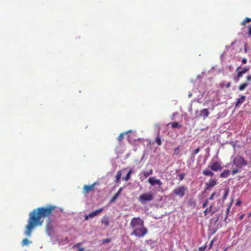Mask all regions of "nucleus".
<instances>
[{
  "label": "nucleus",
  "mask_w": 251,
  "mask_h": 251,
  "mask_svg": "<svg viewBox=\"0 0 251 251\" xmlns=\"http://www.w3.org/2000/svg\"><path fill=\"white\" fill-rule=\"evenodd\" d=\"M148 181L152 186L157 184L159 186H161L162 184V182L159 179H156L155 177H150Z\"/></svg>",
  "instance_id": "obj_10"
},
{
  "label": "nucleus",
  "mask_w": 251,
  "mask_h": 251,
  "mask_svg": "<svg viewBox=\"0 0 251 251\" xmlns=\"http://www.w3.org/2000/svg\"><path fill=\"white\" fill-rule=\"evenodd\" d=\"M248 37L251 36V25H249L248 26Z\"/></svg>",
  "instance_id": "obj_35"
},
{
  "label": "nucleus",
  "mask_w": 251,
  "mask_h": 251,
  "mask_svg": "<svg viewBox=\"0 0 251 251\" xmlns=\"http://www.w3.org/2000/svg\"><path fill=\"white\" fill-rule=\"evenodd\" d=\"M143 174L144 176L147 178L149 176L153 174V170L151 168L148 170H145L143 171Z\"/></svg>",
  "instance_id": "obj_18"
},
{
  "label": "nucleus",
  "mask_w": 251,
  "mask_h": 251,
  "mask_svg": "<svg viewBox=\"0 0 251 251\" xmlns=\"http://www.w3.org/2000/svg\"><path fill=\"white\" fill-rule=\"evenodd\" d=\"M171 125V127L173 128H180L181 127V126L180 125H179L177 122H175L170 123Z\"/></svg>",
  "instance_id": "obj_22"
},
{
  "label": "nucleus",
  "mask_w": 251,
  "mask_h": 251,
  "mask_svg": "<svg viewBox=\"0 0 251 251\" xmlns=\"http://www.w3.org/2000/svg\"><path fill=\"white\" fill-rule=\"evenodd\" d=\"M247 80L248 81H250L251 80V75H248L247 76Z\"/></svg>",
  "instance_id": "obj_44"
},
{
  "label": "nucleus",
  "mask_w": 251,
  "mask_h": 251,
  "mask_svg": "<svg viewBox=\"0 0 251 251\" xmlns=\"http://www.w3.org/2000/svg\"><path fill=\"white\" fill-rule=\"evenodd\" d=\"M211 170L215 172L220 171L222 169L221 163L218 161L212 162L208 167Z\"/></svg>",
  "instance_id": "obj_7"
},
{
  "label": "nucleus",
  "mask_w": 251,
  "mask_h": 251,
  "mask_svg": "<svg viewBox=\"0 0 251 251\" xmlns=\"http://www.w3.org/2000/svg\"><path fill=\"white\" fill-rule=\"evenodd\" d=\"M179 146L176 148L174 151V155H179L180 153Z\"/></svg>",
  "instance_id": "obj_30"
},
{
  "label": "nucleus",
  "mask_w": 251,
  "mask_h": 251,
  "mask_svg": "<svg viewBox=\"0 0 251 251\" xmlns=\"http://www.w3.org/2000/svg\"><path fill=\"white\" fill-rule=\"evenodd\" d=\"M215 212L216 210L215 209H213V204H211L209 207L205 209V210L203 211V213L206 216L208 212L210 213V215H212L214 213H215Z\"/></svg>",
  "instance_id": "obj_13"
},
{
  "label": "nucleus",
  "mask_w": 251,
  "mask_h": 251,
  "mask_svg": "<svg viewBox=\"0 0 251 251\" xmlns=\"http://www.w3.org/2000/svg\"><path fill=\"white\" fill-rule=\"evenodd\" d=\"M133 172V170L130 169L128 172L127 173L126 176H124L123 178V180L125 181H127L131 177V174Z\"/></svg>",
  "instance_id": "obj_20"
},
{
  "label": "nucleus",
  "mask_w": 251,
  "mask_h": 251,
  "mask_svg": "<svg viewBox=\"0 0 251 251\" xmlns=\"http://www.w3.org/2000/svg\"><path fill=\"white\" fill-rule=\"evenodd\" d=\"M239 172V170H238V169H234L232 170V171L231 172V174L234 175L235 174L238 173Z\"/></svg>",
  "instance_id": "obj_36"
},
{
  "label": "nucleus",
  "mask_w": 251,
  "mask_h": 251,
  "mask_svg": "<svg viewBox=\"0 0 251 251\" xmlns=\"http://www.w3.org/2000/svg\"><path fill=\"white\" fill-rule=\"evenodd\" d=\"M230 206H229L226 209V212H228L229 210H230Z\"/></svg>",
  "instance_id": "obj_46"
},
{
  "label": "nucleus",
  "mask_w": 251,
  "mask_h": 251,
  "mask_svg": "<svg viewBox=\"0 0 251 251\" xmlns=\"http://www.w3.org/2000/svg\"><path fill=\"white\" fill-rule=\"evenodd\" d=\"M110 241V240L109 239L106 238L105 239H104L102 241L103 243H108Z\"/></svg>",
  "instance_id": "obj_40"
},
{
  "label": "nucleus",
  "mask_w": 251,
  "mask_h": 251,
  "mask_svg": "<svg viewBox=\"0 0 251 251\" xmlns=\"http://www.w3.org/2000/svg\"><path fill=\"white\" fill-rule=\"evenodd\" d=\"M227 249V248H226V249L224 250V251H226Z\"/></svg>",
  "instance_id": "obj_49"
},
{
  "label": "nucleus",
  "mask_w": 251,
  "mask_h": 251,
  "mask_svg": "<svg viewBox=\"0 0 251 251\" xmlns=\"http://www.w3.org/2000/svg\"><path fill=\"white\" fill-rule=\"evenodd\" d=\"M216 193L214 192L212 194L210 197L208 199V200H213L214 199V197L216 195Z\"/></svg>",
  "instance_id": "obj_37"
},
{
  "label": "nucleus",
  "mask_w": 251,
  "mask_h": 251,
  "mask_svg": "<svg viewBox=\"0 0 251 251\" xmlns=\"http://www.w3.org/2000/svg\"><path fill=\"white\" fill-rule=\"evenodd\" d=\"M122 191V188H120L118 191L116 193V194H118V195L119 196L120 194L121 193V192Z\"/></svg>",
  "instance_id": "obj_41"
},
{
  "label": "nucleus",
  "mask_w": 251,
  "mask_h": 251,
  "mask_svg": "<svg viewBox=\"0 0 251 251\" xmlns=\"http://www.w3.org/2000/svg\"><path fill=\"white\" fill-rule=\"evenodd\" d=\"M230 171L225 170L223 172L220 174V177L222 178H226L229 176Z\"/></svg>",
  "instance_id": "obj_19"
},
{
  "label": "nucleus",
  "mask_w": 251,
  "mask_h": 251,
  "mask_svg": "<svg viewBox=\"0 0 251 251\" xmlns=\"http://www.w3.org/2000/svg\"><path fill=\"white\" fill-rule=\"evenodd\" d=\"M215 240V238H214V239H213L210 241V244H209V249H211V248H212V246H213V243H214V242Z\"/></svg>",
  "instance_id": "obj_38"
},
{
  "label": "nucleus",
  "mask_w": 251,
  "mask_h": 251,
  "mask_svg": "<svg viewBox=\"0 0 251 251\" xmlns=\"http://www.w3.org/2000/svg\"><path fill=\"white\" fill-rule=\"evenodd\" d=\"M147 232V228L143 226L133 229V231L132 232L131 235H135L138 238H141L146 235Z\"/></svg>",
  "instance_id": "obj_2"
},
{
  "label": "nucleus",
  "mask_w": 251,
  "mask_h": 251,
  "mask_svg": "<svg viewBox=\"0 0 251 251\" xmlns=\"http://www.w3.org/2000/svg\"><path fill=\"white\" fill-rule=\"evenodd\" d=\"M248 85V84L247 83H243L241 84H240L239 86V90L240 91H243Z\"/></svg>",
  "instance_id": "obj_23"
},
{
  "label": "nucleus",
  "mask_w": 251,
  "mask_h": 251,
  "mask_svg": "<svg viewBox=\"0 0 251 251\" xmlns=\"http://www.w3.org/2000/svg\"><path fill=\"white\" fill-rule=\"evenodd\" d=\"M122 176V171H119L117 172L115 178H116V182H119L120 181Z\"/></svg>",
  "instance_id": "obj_21"
},
{
  "label": "nucleus",
  "mask_w": 251,
  "mask_h": 251,
  "mask_svg": "<svg viewBox=\"0 0 251 251\" xmlns=\"http://www.w3.org/2000/svg\"><path fill=\"white\" fill-rule=\"evenodd\" d=\"M155 142L156 143V144L158 146L161 145V144H162L161 138H160V137L159 136V133H158L157 136L156 137V138L155 139Z\"/></svg>",
  "instance_id": "obj_25"
},
{
  "label": "nucleus",
  "mask_w": 251,
  "mask_h": 251,
  "mask_svg": "<svg viewBox=\"0 0 251 251\" xmlns=\"http://www.w3.org/2000/svg\"><path fill=\"white\" fill-rule=\"evenodd\" d=\"M200 151V148H198L195 150L193 151V152L191 153V157L192 158H194L195 155H196V154L198 153Z\"/></svg>",
  "instance_id": "obj_28"
},
{
  "label": "nucleus",
  "mask_w": 251,
  "mask_h": 251,
  "mask_svg": "<svg viewBox=\"0 0 251 251\" xmlns=\"http://www.w3.org/2000/svg\"><path fill=\"white\" fill-rule=\"evenodd\" d=\"M96 182H94L93 184L90 185H85L83 187V193L86 194L93 190L94 186L96 185Z\"/></svg>",
  "instance_id": "obj_11"
},
{
  "label": "nucleus",
  "mask_w": 251,
  "mask_h": 251,
  "mask_svg": "<svg viewBox=\"0 0 251 251\" xmlns=\"http://www.w3.org/2000/svg\"><path fill=\"white\" fill-rule=\"evenodd\" d=\"M129 131L126 132H123L121 133L119 136H118L117 139L119 142H121L123 139H124V136L126 133H128Z\"/></svg>",
  "instance_id": "obj_24"
},
{
  "label": "nucleus",
  "mask_w": 251,
  "mask_h": 251,
  "mask_svg": "<svg viewBox=\"0 0 251 251\" xmlns=\"http://www.w3.org/2000/svg\"><path fill=\"white\" fill-rule=\"evenodd\" d=\"M57 209L54 205H48L34 209L30 214L28 224L25 227V234L30 236L32 230L37 226L41 225L44 218L50 216Z\"/></svg>",
  "instance_id": "obj_1"
},
{
  "label": "nucleus",
  "mask_w": 251,
  "mask_h": 251,
  "mask_svg": "<svg viewBox=\"0 0 251 251\" xmlns=\"http://www.w3.org/2000/svg\"><path fill=\"white\" fill-rule=\"evenodd\" d=\"M206 246L201 247L199 248V251H204L206 249Z\"/></svg>",
  "instance_id": "obj_39"
},
{
  "label": "nucleus",
  "mask_w": 251,
  "mask_h": 251,
  "mask_svg": "<svg viewBox=\"0 0 251 251\" xmlns=\"http://www.w3.org/2000/svg\"><path fill=\"white\" fill-rule=\"evenodd\" d=\"M187 191V188L184 186L181 185L173 190L172 194L176 196H178L180 198L183 197Z\"/></svg>",
  "instance_id": "obj_3"
},
{
  "label": "nucleus",
  "mask_w": 251,
  "mask_h": 251,
  "mask_svg": "<svg viewBox=\"0 0 251 251\" xmlns=\"http://www.w3.org/2000/svg\"><path fill=\"white\" fill-rule=\"evenodd\" d=\"M230 85H231V83L230 82H228L226 84V87L227 88H228L230 87Z\"/></svg>",
  "instance_id": "obj_43"
},
{
  "label": "nucleus",
  "mask_w": 251,
  "mask_h": 251,
  "mask_svg": "<svg viewBox=\"0 0 251 251\" xmlns=\"http://www.w3.org/2000/svg\"><path fill=\"white\" fill-rule=\"evenodd\" d=\"M185 176V174L184 173H181V174H179L178 175L179 180L180 181L184 179Z\"/></svg>",
  "instance_id": "obj_33"
},
{
  "label": "nucleus",
  "mask_w": 251,
  "mask_h": 251,
  "mask_svg": "<svg viewBox=\"0 0 251 251\" xmlns=\"http://www.w3.org/2000/svg\"><path fill=\"white\" fill-rule=\"evenodd\" d=\"M217 184V180L216 179H211L209 182L206 183L205 184L206 189H210Z\"/></svg>",
  "instance_id": "obj_12"
},
{
  "label": "nucleus",
  "mask_w": 251,
  "mask_h": 251,
  "mask_svg": "<svg viewBox=\"0 0 251 251\" xmlns=\"http://www.w3.org/2000/svg\"><path fill=\"white\" fill-rule=\"evenodd\" d=\"M101 222L102 224H104L105 226H109V218L107 216H103L101 220Z\"/></svg>",
  "instance_id": "obj_15"
},
{
  "label": "nucleus",
  "mask_w": 251,
  "mask_h": 251,
  "mask_svg": "<svg viewBox=\"0 0 251 251\" xmlns=\"http://www.w3.org/2000/svg\"><path fill=\"white\" fill-rule=\"evenodd\" d=\"M119 196L118 195V194L116 193L115 195H114L111 199L110 202H114L117 200Z\"/></svg>",
  "instance_id": "obj_31"
},
{
  "label": "nucleus",
  "mask_w": 251,
  "mask_h": 251,
  "mask_svg": "<svg viewBox=\"0 0 251 251\" xmlns=\"http://www.w3.org/2000/svg\"><path fill=\"white\" fill-rule=\"evenodd\" d=\"M247 59H246V58H243L242 60V63H243V64L247 63Z\"/></svg>",
  "instance_id": "obj_42"
},
{
  "label": "nucleus",
  "mask_w": 251,
  "mask_h": 251,
  "mask_svg": "<svg viewBox=\"0 0 251 251\" xmlns=\"http://www.w3.org/2000/svg\"><path fill=\"white\" fill-rule=\"evenodd\" d=\"M153 199V193L151 192H149L140 195L139 197V201L141 203H145L147 201H152Z\"/></svg>",
  "instance_id": "obj_4"
},
{
  "label": "nucleus",
  "mask_w": 251,
  "mask_h": 251,
  "mask_svg": "<svg viewBox=\"0 0 251 251\" xmlns=\"http://www.w3.org/2000/svg\"><path fill=\"white\" fill-rule=\"evenodd\" d=\"M46 228L48 231L52 230V226H51V224H50V223H48L47 224Z\"/></svg>",
  "instance_id": "obj_32"
},
{
  "label": "nucleus",
  "mask_w": 251,
  "mask_h": 251,
  "mask_svg": "<svg viewBox=\"0 0 251 251\" xmlns=\"http://www.w3.org/2000/svg\"><path fill=\"white\" fill-rule=\"evenodd\" d=\"M228 191H229L228 189H227L225 191L224 194L223 196V201L226 200L227 199V197L228 194Z\"/></svg>",
  "instance_id": "obj_29"
},
{
  "label": "nucleus",
  "mask_w": 251,
  "mask_h": 251,
  "mask_svg": "<svg viewBox=\"0 0 251 251\" xmlns=\"http://www.w3.org/2000/svg\"><path fill=\"white\" fill-rule=\"evenodd\" d=\"M241 202L240 201H238L237 202H236V205H240L241 204Z\"/></svg>",
  "instance_id": "obj_45"
},
{
  "label": "nucleus",
  "mask_w": 251,
  "mask_h": 251,
  "mask_svg": "<svg viewBox=\"0 0 251 251\" xmlns=\"http://www.w3.org/2000/svg\"><path fill=\"white\" fill-rule=\"evenodd\" d=\"M233 163L238 167H242L247 165V161L241 156L235 157L233 160Z\"/></svg>",
  "instance_id": "obj_6"
},
{
  "label": "nucleus",
  "mask_w": 251,
  "mask_h": 251,
  "mask_svg": "<svg viewBox=\"0 0 251 251\" xmlns=\"http://www.w3.org/2000/svg\"><path fill=\"white\" fill-rule=\"evenodd\" d=\"M30 243H31V242L29 241L28 239L25 238L22 241V246H24L28 245Z\"/></svg>",
  "instance_id": "obj_26"
},
{
  "label": "nucleus",
  "mask_w": 251,
  "mask_h": 251,
  "mask_svg": "<svg viewBox=\"0 0 251 251\" xmlns=\"http://www.w3.org/2000/svg\"><path fill=\"white\" fill-rule=\"evenodd\" d=\"M208 199H206L204 202L203 203H202V207L203 208H205L207 204H208Z\"/></svg>",
  "instance_id": "obj_34"
},
{
  "label": "nucleus",
  "mask_w": 251,
  "mask_h": 251,
  "mask_svg": "<svg viewBox=\"0 0 251 251\" xmlns=\"http://www.w3.org/2000/svg\"><path fill=\"white\" fill-rule=\"evenodd\" d=\"M209 114V113L207 109H203L200 111V116L203 117L204 119L208 117Z\"/></svg>",
  "instance_id": "obj_16"
},
{
  "label": "nucleus",
  "mask_w": 251,
  "mask_h": 251,
  "mask_svg": "<svg viewBox=\"0 0 251 251\" xmlns=\"http://www.w3.org/2000/svg\"><path fill=\"white\" fill-rule=\"evenodd\" d=\"M251 22V18L247 17L245 19H244V20L242 22V23H241V25H244L246 24V23H249Z\"/></svg>",
  "instance_id": "obj_27"
},
{
  "label": "nucleus",
  "mask_w": 251,
  "mask_h": 251,
  "mask_svg": "<svg viewBox=\"0 0 251 251\" xmlns=\"http://www.w3.org/2000/svg\"><path fill=\"white\" fill-rule=\"evenodd\" d=\"M79 251H84V249L83 248H80L79 249Z\"/></svg>",
  "instance_id": "obj_47"
},
{
  "label": "nucleus",
  "mask_w": 251,
  "mask_h": 251,
  "mask_svg": "<svg viewBox=\"0 0 251 251\" xmlns=\"http://www.w3.org/2000/svg\"><path fill=\"white\" fill-rule=\"evenodd\" d=\"M144 221L139 217L133 218L130 222V226L133 228H136L144 226Z\"/></svg>",
  "instance_id": "obj_5"
},
{
  "label": "nucleus",
  "mask_w": 251,
  "mask_h": 251,
  "mask_svg": "<svg viewBox=\"0 0 251 251\" xmlns=\"http://www.w3.org/2000/svg\"><path fill=\"white\" fill-rule=\"evenodd\" d=\"M208 168V169H205L202 172V174L204 176H214V173L212 172L211 171H210Z\"/></svg>",
  "instance_id": "obj_17"
},
{
  "label": "nucleus",
  "mask_w": 251,
  "mask_h": 251,
  "mask_svg": "<svg viewBox=\"0 0 251 251\" xmlns=\"http://www.w3.org/2000/svg\"><path fill=\"white\" fill-rule=\"evenodd\" d=\"M249 70V68L247 66L244 67L242 70H241V67H238L236 70V71L237 72V80L236 81H238V79L242 77L243 75L248 72Z\"/></svg>",
  "instance_id": "obj_8"
},
{
  "label": "nucleus",
  "mask_w": 251,
  "mask_h": 251,
  "mask_svg": "<svg viewBox=\"0 0 251 251\" xmlns=\"http://www.w3.org/2000/svg\"><path fill=\"white\" fill-rule=\"evenodd\" d=\"M246 99V97L245 96H241L240 98H238L236 100V101L235 104V106L237 107L238 106L241 105L243 103Z\"/></svg>",
  "instance_id": "obj_14"
},
{
  "label": "nucleus",
  "mask_w": 251,
  "mask_h": 251,
  "mask_svg": "<svg viewBox=\"0 0 251 251\" xmlns=\"http://www.w3.org/2000/svg\"><path fill=\"white\" fill-rule=\"evenodd\" d=\"M104 209L103 208H100V209H98L95 211H93L90 213H89L88 215H87L85 216V220H88L89 218H92L95 216H97L103 211Z\"/></svg>",
  "instance_id": "obj_9"
},
{
  "label": "nucleus",
  "mask_w": 251,
  "mask_h": 251,
  "mask_svg": "<svg viewBox=\"0 0 251 251\" xmlns=\"http://www.w3.org/2000/svg\"><path fill=\"white\" fill-rule=\"evenodd\" d=\"M191 96H192V93H190V94L188 95V97H189V98L191 97Z\"/></svg>",
  "instance_id": "obj_48"
}]
</instances>
